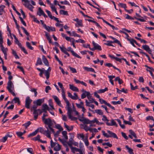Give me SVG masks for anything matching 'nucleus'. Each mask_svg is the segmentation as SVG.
<instances>
[{
  "label": "nucleus",
  "mask_w": 154,
  "mask_h": 154,
  "mask_svg": "<svg viewBox=\"0 0 154 154\" xmlns=\"http://www.w3.org/2000/svg\"><path fill=\"white\" fill-rule=\"evenodd\" d=\"M66 104V106L67 107V114L69 118L71 120H77V118L76 117H73L71 115L72 112V109L71 108V104L68 100H65Z\"/></svg>",
  "instance_id": "obj_1"
},
{
  "label": "nucleus",
  "mask_w": 154,
  "mask_h": 154,
  "mask_svg": "<svg viewBox=\"0 0 154 154\" xmlns=\"http://www.w3.org/2000/svg\"><path fill=\"white\" fill-rule=\"evenodd\" d=\"M45 128L47 129L46 130H44L43 128L41 127L38 128L36 130H38V132L39 131L41 133L43 134L49 138L51 139V131H49L47 126H45Z\"/></svg>",
  "instance_id": "obj_2"
},
{
  "label": "nucleus",
  "mask_w": 154,
  "mask_h": 154,
  "mask_svg": "<svg viewBox=\"0 0 154 154\" xmlns=\"http://www.w3.org/2000/svg\"><path fill=\"white\" fill-rule=\"evenodd\" d=\"M103 118L102 120L104 122H106V124L108 126H115L116 127H118V125L114 119H112L111 120V123L108 122L109 120L107 119V117L105 115L103 116Z\"/></svg>",
  "instance_id": "obj_3"
},
{
  "label": "nucleus",
  "mask_w": 154,
  "mask_h": 154,
  "mask_svg": "<svg viewBox=\"0 0 154 154\" xmlns=\"http://www.w3.org/2000/svg\"><path fill=\"white\" fill-rule=\"evenodd\" d=\"M7 88L9 92L12 94L13 96H16L15 93L13 91V90L14 89V85L11 81H8Z\"/></svg>",
  "instance_id": "obj_4"
},
{
  "label": "nucleus",
  "mask_w": 154,
  "mask_h": 154,
  "mask_svg": "<svg viewBox=\"0 0 154 154\" xmlns=\"http://www.w3.org/2000/svg\"><path fill=\"white\" fill-rule=\"evenodd\" d=\"M107 131L109 135L107 134V133H105L104 131H102L104 137H106L107 138L113 137L117 139H118V137L117 135L115 133L109 130H108Z\"/></svg>",
  "instance_id": "obj_5"
},
{
  "label": "nucleus",
  "mask_w": 154,
  "mask_h": 154,
  "mask_svg": "<svg viewBox=\"0 0 154 154\" xmlns=\"http://www.w3.org/2000/svg\"><path fill=\"white\" fill-rule=\"evenodd\" d=\"M22 2H24L25 3L23 4V5L26 8H28L31 11L33 12V9L34 7L29 3V2L28 0H21Z\"/></svg>",
  "instance_id": "obj_6"
},
{
  "label": "nucleus",
  "mask_w": 154,
  "mask_h": 154,
  "mask_svg": "<svg viewBox=\"0 0 154 154\" xmlns=\"http://www.w3.org/2000/svg\"><path fill=\"white\" fill-rule=\"evenodd\" d=\"M15 43L17 44L19 47L20 48L22 51L23 52L26 54H28V53L27 51L26 50L25 48L23 47H22L21 44L19 42L17 39L15 40Z\"/></svg>",
  "instance_id": "obj_7"
},
{
  "label": "nucleus",
  "mask_w": 154,
  "mask_h": 154,
  "mask_svg": "<svg viewBox=\"0 0 154 154\" xmlns=\"http://www.w3.org/2000/svg\"><path fill=\"white\" fill-rule=\"evenodd\" d=\"M32 101V100L30 99L29 97L27 96L26 99L25 106L27 109L30 108V105Z\"/></svg>",
  "instance_id": "obj_8"
},
{
  "label": "nucleus",
  "mask_w": 154,
  "mask_h": 154,
  "mask_svg": "<svg viewBox=\"0 0 154 154\" xmlns=\"http://www.w3.org/2000/svg\"><path fill=\"white\" fill-rule=\"evenodd\" d=\"M42 121L44 122L45 125H48V126H53V125L52 121L51 119L49 118L46 119Z\"/></svg>",
  "instance_id": "obj_9"
},
{
  "label": "nucleus",
  "mask_w": 154,
  "mask_h": 154,
  "mask_svg": "<svg viewBox=\"0 0 154 154\" xmlns=\"http://www.w3.org/2000/svg\"><path fill=\"white\" fill-rule=\"evenodd\" d=\"M67 94L68 97L73 100H76L79 99L78 95L76 93H74V96H72L71 93L69 92H68Z\"/></svg>",
  "instance_id": "obj_10"
},
{
  "label": "nucleus",
  "mask_w": 154,
  "mask_h": 154,
  "mask_svg": "<svg viewBox=\"0 0 154 154\" xmlns=\"http://www.w3.org/2000/svg\"><path fill=\"white\" fill-rule=\"evenodd\" d=\"M51 70V68L49 67L48 68L47 70L45 71V75L46 76L47 79H48L50 77V72Z\"/></svg>",
  "instance_id": "obj_11"
},
{
  "label": "nucleus",
  "mask_w": 154,
  "mask_h": 154,
  "mask_svg": "<svg viewBox=\"0 0 154 154\" xmlns=\"http://www.w3.org/2000/svg\"><path fill=\"white\" fill-rule=\"evenodd\" d=\"M52 97L57 105L61 107L62 106V104L58 97L57 96L55 95L53 96Z\"/></svg>",
  "instance_id": "obj_12"
},
{
  "label": "nucleus",
  "mask_w": 154,
  "mask_h": 154,
  "mask_svg": "<svg viewBox=\"0 0 154 154\" xmlns=\"http://www.w3.org/2000/svg\"><path fill=\"white\" fill-rule=\"evenodd\" d=\"M142 48L144 50L147 51L149 54H151V52H152L151 49L148 45H143L142 46Z\"/></svg>",
  "instance_id": "obj_13"
},
{
  "label": "nucleus",
  "mask_w": 154,
  "mask_h": 154,
  "mask_svg": "<svg viewBox=\"0 0 154 154\" xmlns=\"http://www.w3.org/2000/svg\"><path fill=\"white\" fill-rule=\"evenodd\" d=\"M79 120L82 122L84 124H89L90 120L88 119L83 117L82 119H79Z\"/></svg>",
  "instance_id": "obj_14"
},
{
  "label": "nucleus",
  "mask_w": 154,
  "mask_h": 154,
  "mask_svg": "<svg viewBox=\"0 0 154 154\" xmlns=\"http://www.w3.org/2000/svg\"><path fill=\"white\" fill-rule=\"evenodd\" d=\"M92 43L95 50H98L100 51L101 50L102 48L100 46L96 43L94 41H93Z\"/></svg>",
  "instance_id": "obj_15"
},
{
  "label": "nucleus",
  "mask_w": 154,
  "mask_h": 154,
  "mask_svg": "<svg viewBox=\"0 0 154 154\" xmlns=\"http://www.w3.org/2000/svg\"><path fill=\"white\" fill-rule=\"evenodd\" d=\"M69 88L73 91L79 92V89L76 87L75 86L73 85H69Z\"/></svg>",
  "instance_id": "obj_16"
},
{
  "label": "nucleus",
  "mask_w": 154,
  "mask_h": 154,
  "mask_svg": "<svg viewBox=\"0 0 154 154\" xmlns=\"http://www.w3.org/2000/svg\"><path fill=\"white\" fill-rule=\"evenodd\" d=\"M83 68L87 71L93 72L94 73H96L94 69L92 68L84 66L83 67Z\"/></svg>",
  "instance_id": "obj_17"
},
{
  "label": "nucleus",
  "mask_w": 154,
  "mask_h": 154,
  "mask_svg": "<svg viewBox=\"0 0 154 154\" xmlns=\"http://www.w3.org/2000/svg\"><path fill=\"white\" fill-rule=\"evenodd\" d=\"M42 59L45 65L47 66H49V64L45 56L42 55Z\"/></svg>",
  "instance_id": "obj_18"
},
{
  "label": "nucleus",
  "mask_w": 154,
  "mask_h": 154,
  "mask_svg": "<svg viewBox=\"0 0 154 154\" xmlns=\"http://www.w3.org/2000/svg\"><path fill=\"white\" fill-rule=\"evenodd\" d=\"M136 15L137 17H140L142 18H137V17H134L135 19H136L137 20L141 22L145 21V20L144 19H143V17H141L140 14H138L137 13H136Z\"/></svg>",
  "instance_id": "obj_19"
},
{
  "label": "nucleus",
  "mask_w": 154,
  "mask_h": 154,
  "mask_svg": "<svg viewBox=\"0 0 154 154\" xmlns=\"http://www.w3.org/2000/svg\"><path fill=\"white\" fill-rule=\"evenodd\" d=\"M37 69L40 72V73H39V75L40 77H42L43 74L44 73V72L45 71V69L44 68H42V69H40L39 68H37Z\"/></svg>",
  "instance_id": "obj_20"
},
{
  "label": "nucleus",
  "mask_w": 154,
  "mask_h": 154,
  "mask_svg": "<svg viewBox=\"0 0 154 154\" xmlns=\"http://www.w3.org/2000/svg\"><path fill=\"white\" fill-rule=\"evenodd\" d=\"M127 39L130 42V43L134 47H136L134 43H135L136 42V40H134L133 38H127Z\"/></svg>",
  "instance_id": "obj_21"
},
{
  "label": "nucleus",
  "mask_w": 154,
  "mask_h": 154,
  "mask_svg": "<svg viewBox=\"0 0 154 154\" xmlns=\"http://www.w3.org/2000/svg\"><path fill=\"white\" fill-rule=\"evenodd\" d=\"M56 145H56L54 147V150L55 151H59L61 149V146L57 143Z\"/></svg>",
  "instance_id": "obj_22"
},
{
  "label": "nucleus",
  "mask_w": 154,
  "mask_h": 154,
  "mask_svg": "<svg viewBox=\"0 0 154 154\" xmlns=\"http://www.w3.org/2000/svg\"><path fill=\"white\" fill-rule=\"evenodd\" d=\"M33 115L34 116V120H36L38 118V113L37 112V110H34Z\"/></svg>",
  "instance_id": "obj_23"
},
{
  "label": "nucleus",
  "mask_w": 154,
  "mask_h": 154,
  "mask_svg": "<svg viewBox=\"0 0 154 154\" xmlns=\"http://www.w3.org/2000/svg\"><path fill=\"white\" fill-rule=\"evenodd\" d=\"M107 43H104V44L109 46H111L112 47H114V46L112 44V43H115V40H114V41H107Z\"/></svg>",
  "instance_id": "obj_24"
},
{
  "label": "nucleus",
  "mask_w": 154,
  "mask_h": 154,
  "mask_svg": "<svg viewBox=\"0 0 154 154\" xmlns=\"http://www.w3.org/2000/svg\"><path fill=\"white\" fill-rule=\"evenodd\" d=\"M109 37L112 39L115 40L114 42H115V43H117L121 47L122 46L121 44V43L120 41L119 40L112 36H110Z\"/></svg>",
  "instance_id": "obj_25"
},
{
  "label": "nucleus",
  "mask_w": 154,
  "mask_h": 154,
  "mask_svg": "<svg viewBox=\"0 0 154 154\" xmlns=\"http://www.w3.org/2000/svg\"><path fill=\"white\" fill-rule=\"evenodd\" d=\"M44 12V11L42 10L41 8L39 7L38 8V11L37 12V15L41 16Z\"/></svg>",
  "instance_id": "obj_26"
},
{
  "label": "nucleus",
  "mask_w": 154,
  "mask_h": 154,
  "mask_svg": "<svg viewBox=\"0 0 154 154\" xmlns=\"http://www.w3.org/2000/svg\"><path fill=\"white\" fill-rule=\"evenodd\" d=\"M42 64V60L40 57H38L37 62L35 63V65L37 66L38 65H41Z\"/></svg>",
  "instance_id": "obj_27"
},
{
  "label": "nucleus",
  "mask_w": 154,
  "mask_h": 154,
  "mask_svg": "<svg viewBox=\"0 0 154 154\" xmlns=\"http://www.w3.org/2000/svg\"><path fill=\"white\" fill-rule=\"evenodd\" d=\"M38 132V130H36L34 132L30 133L28 135V137H32L36 135Z\"/></svg>",
  "instance_id": "obj_28"
},
{
  "label": "nucleus",
  "mask_w": 154,
  "mask_h": 154,
  "mask_svg": "<svg viewBox=\"0 0 154 154\" xmlns=\"http://www.w3.org/2000/svg\"><path fill=\"white\" fill-rule=\"evenodd\" d=\"M2 51L4 54V55L7 54V52L8 50V49L7 48H5L3 45L2 46L1 48Z\"/></svg>",
  "instance_id": "obj_29"
},
{
  "label": "nucleus",
  "mask_w": 154,
  "mask_h": 154,
  "mask_svg": "<svg viewBox=\"0 0 154 154\" xmlns=\"http://www.w3.org/2000/svg\"><path fill=\"white\" fill-rule=\"evenodd\" d=\"M116 120L119 123L120 126L123 129H124V128H125V125H122L121 122L120 120L119 119H116Z\"/></svg>",
  "instance_id": "obj_30"
},
{
  "label": "nucleus",
  "mask_w": 154,
  "mask_h": 154,
  "mask_svg": "<svg viewBox=\"0 0 154 154\" xmlns=\"http://www.w3.org/2000/svg\"><path fill=\"white\" fill-rule=\"evenodd\" d=\"M40 138L41 136L39 135L38 134L36 137L32 138V140L34 141L38 140L40 141V140H41L40 139Z\"/></svg>",
  "instance_id": "obj_31"
},
{
  "label": "nucleus",
  "mask_w": 154,
  "mask_h": 154,
  "mask_svg": "<svg viewBox=\"0 0 154 154\" xmlns=\"http://www.w3.org/2000/svg\"><path fill=\"white\" fill-rule=\"evenodd\" d=\"M60 14L65 15H68V14L67 11H65L63 10H60Z\"/></svg>",
  "instance_id": "obj_32"
},
{
  "label": "nucleus",
  "mask_w": 154,
  "mask_h": 154,
  "mask_svg": "<svg viewBox=\"0 0 154 154\" xmlns=\"http://www.w3.org/2000/svg\"><path fill=\"white\" fill-rule=\"evenodd\" d=\"M5 8V6L4 5L0 6V15H2L4 11V8Z\"/></svg>",
  "instance_id": "obj_33"
},
{
  "label": "nucleus",
  "mask_w": 154,
  "mask_h": 154,
  "mask_svg": "<svg viewBox=\"0 0 154 154\" xmlns=\"http://www.w3.org/2000/svg\"><path fill=\"white\" fill-rule=\"evenodd\" d=\"M12 54L14 56L16 59H19V57L15 51L12 49Z\"/></svg>",
  "instance_id": "obj_34"
},
{
  "label": "nucleus",
  "mask_w": 154,
  "mask_h": 154,
  "mask_svg": "<svg viewBox=\"0 0 154 154\" xmlns=\"http://www.w3.org/2000/svg\"><path fill=\"white\" fill-rule=\"evenodd\" d=\"M31 124V122L30 121H28L26 123H25V124H23L22 125L23 126H24L26 128H27Z\"/></svg>",
  "instance_id": "obj_35"
},
{
  "label": "nucleus",
  "mask_w": 154,
  "mask_h": 154,
  "mask_svg": "<svg viewBox=\"0 0 154 154\" xmlns=\"http://www.w3.org/2000/svg\"><path fill=\"white\" fill-rule=\"evenodd\" d=\"M99 100L100 103L101 104H104L107 106V105L108 103L105 100L102 98L99 99Z\"/></svg>",
  "instance_id": "obj_36"
},
{
  "label": "nucleus",
  "mask_w": 154,
  "mask_h": 154,
  "mask_svg": "<svg viewBox=\"0 0 154 154\" xmlns=\"http://www.w3.org/2000/svg\"><path fill=\"white\" fill-rule=\"evenodd\" d=\"M118 5L119 6L121 7L122 8H124L125 10V9H126L127 7L126 4H125L119 3L118 4Z\"/></svg>",
  "instance_id": "obj_37"
},
{
  "label": "nucleus",
  "mask_w": 154,
  "mask_h": 154,
  "mask_svg": "<svg viewBox=\"0 0 154 154\" xmlns=\"http://www.w3.org/2000/svg\"><path fill=\"white\" fill-rule=\"evenodd\" d=\"M125 148L128 150V152H129L130 154L132 153L133 152V149L129 147L128 146H125Z\"/></svg>",
  "instance_id": "obj_38"
},
{
  "label": "nucleus",
  "mask_w": 154,
  "mask_h": 154,
  "mask_svg": "<svg viewBox=\"0 0 154 154\" xmlns=\"http://www.w3.org/2000/svg\"><path fill=\"white\" fill-rule=\"evenodd\" d=\"M129 132L135 138H137L136 134L132 130H129Z\"/></svg>",
  "instance_id": "obj_39"
},
{
  "label": "nucleus",
  "mask_w": 154,
  "mask_h": 154,
  "mask_svg": "<svg viewBox=\"0 0 154 154\" xmlns=\"http://www.w3.org/2000/svg\"><path fill=\"white\" fill-rule=\"evenodd\" d=\"M96 113L99 114L100 115H103V112L100 109H96L95 110Z\"/></svg>",
  "instance_id": "obj_40"
},
{
  "label": "nucleus",
  "mask_w": 154,
  "mask_h": 154,
  "mask_svg": "<svg viewBox=\"0 0 154 154\" xmlns=\"http://www.w3.org/2000/svg\"><path fill=\"white\" fill-rule=\"evenodd\" d=\"M72 54L75 57H77L79 58H81V57L79 55L75 53L73 51H72Z\"/></svg>",
  "instance_id": "obj_41"
},
{
  "label": "nucleus",
  "mask_w": 154,
  "mask_h": 154,
  "mask_svg": "<svg viewBox=\"0 0 154 154\" xmlns=\"http://www.w3.org/2000/svg\"><path fill=\"white\" fill-rule=\"evenodd\" d=\"M60 48L61 51L64 53H65L67 51L66 49L63 45L62 46V47L60 46Z\"/></svg>",
  "instance_id": "obj_42"
},
{
  "label": "nucleus",
  "mask_w": 154,
  "mask_h": 154,
  "mask_svg": "<svg viewBox=\"0 0 154 154\" xmlns=\"http://www.w3.org/2000/svg\"><path fill=\"white\" fill-rule=\"evenodd\" d=\"M26 44L27 47L29 49L31 50H33V47H32L30 43L28 42H26Z\"/></svg>",
  "instance_id": "obj_43"
},
{
  "label": "nucleus",
  "mask_w": 154,
  "mask_h": 154,
  "mask_svg": "<svg viewBox=\"0 0 154 154\" xmlns=\"http://www.w3.org/2000/svg\"><path fill=\"white\" fill-rule=\"evenodd\" d=\"M55 127L59 129L60 131H62L63 130V128L59 124H57L56 125Z\"/></svg>",
  "instance_id": "obj_44"
},
{
  "label": "nucleus",
  "mask_w": 154,
  "mask_h": 154,
  "mask_svg": "<svg viewBox=\"0 0 154 154\" xmlns=\"http://www.w3.org/2000/svg\"><path fill=\"white\" fill-rule=\"evenodd\" d=\"M73 150L74 151V152H75V151L76 152H79L80 154H81L82 153V150L80 149H79L78 148H76L75 147H74L73 149Z\"/></svg>",
  "instance_id": "obj_45"
},
{
  "label": "nucleus",
  "mask_w": 154,
  "mask_h": 154,
  "mask_svg": "<svg viewBox=\"0 0 154 154\" xmlns=\"http://www.w3.org/2000/svg\"><path fill=\"white\" fill-rule=\"evenodd\" d=\"M13 100L15 101V103H18V104H20V101L19 98L17 97H15Z\"/></svg>",
  "instance_id": "obj_46"
},
{
  "label": "nucleus",
  "mask_w": 154,
  "mask_h": 154,
  "mask_svg": "<svg viewBox=\"0 0 154 154\" xmlns=\"http://www.w3.org/2000/svg\"><path fill=\"white\" fill-rule=\"evenodd\" d=\"M38 106L37 104H34L33 106L30 109L31 111H32L33 110H37V108L38 107Z\"/></svg>",
  "instance_id": "obj_47"
},
{
  "label": "nucleus",
  "mask_w": 154,
  "mask_h": 154,
  "mask_svg": "<svg viewBox=\"0 0 154 154\" xmlns=\"http://www.w3.org/2000/svg\"><path fill=\"white\" fill-rule=\"evenodd\" d=\"M51 7L52 11H54L56 13V14L58 15V13L56 9V8L53 5H52L51 6Z\"/></svg>",
  "instance_id": "obj_48"
},
{
  "label": "nucleus",
  "mask_w": 154,
  "mask_h": 154,
  "mask_svg": "<svg viewBox=\"0 0 154 154\" xmlns=\"http://www.w3.org/2000/svg\"><path fill=\"white\" fill-rule=\"evenodd\" d=\"M77 137L79 139H80L82 138L83 140H84V136L83 134H77Z\"/></svg>",
  "instance_id": "obj_49"
},
{
  "label": "nucleus",
  "mask_w": 154,
  "mask_h": 154,
  "mask_svg": "<svg viewBox=\"0 0 154 154\" xmlns=\"http://www.w3.org/2000/svg\"><path fill=\"white\" fill-rule=\"evenodd\" d=\"M42 103V100L41 99H38L37 100L36 102V104L39 106L41 105Z\"/></svg>",
  "instance_id": "obj_50"
},
{
  "label": "nucleus",
  "mask_w": 154,
  "mask_h": 154,
  "mask_svg": "<svg viewBox=\"0 0 154 154\" xmlns=\"http://www.w3.org/2000/svg\"><path fill=\"white\" fill-rule=\"evenodd\" d=\"M21 29L23 30V32L26 34V35L28 36L29 35V33L27 31L26 29L23 26L21 27Z\"/></svg>",
  "instance_id": "obj_51"
},
{
  "label": "nucleus",
  "mask_w": 154,
  "mask_h": 154,
  "mask_svg": "<svg viewBox=\"0 0 154 154\" xmlns=\"http://www.w3.org/2000/svg\"><path fill=\"white\" fill-rule=\"evenodd\" d=\"M75 26H81L82 27L83 26V24L82 23V21L81 20H79V21L77 23V24L75 25Z\"/></svg>",
  "instance_id": "obj_52"
},
{
  "label": "nucleus",
  "mask_w": 154,
  "mask_h": 154,
  "mask_svg": "<svg viewBox=\"0 0 154 154\" xmlns=\"http://www.w3.org/2000/svg\"><path fill=\"white\" fill-rule=\"evenodd\" d=\"M57 143L56 142H54L51 139L50 141V145L51 147L53 148L56 145Z\"/></svg>",
  "instance_id": "obj_53"
},
{
  "label": "nucleus",
  "mask_w": 154,
  "mask_h": 154,
  "mask_svg": "<svg viewBox=\"0 0 154 154\" xmlns=\"http://www.w3.org/2000/svg\"><path fill=\"white\" fill-rule=\"evenodd\" d=\"M37 89L35 88H33L31 90V91L32 92H33L34 93L35 97H36L38 94V93L36 91Z\"/></svg>",
  "instance_id": "obj_54"
},
{
  "label": "nucleus",
  "mask_w": 154,
  "mask_h": 154,
  "mask_svg": "<svg viewBox=\"0 0 154 154\" xmlns=\"http://www.w3.org/2000/svg\"><path fill=\"white\" fill-rule=\"evenodd\" d=\"M68 144L69 145V146L71 148L72 152L73 153H75L74 151L73 150V149L74 147H73L72 146V145L73 144V143H68Z\"/></svg>",
  "instance_id": "obj_55"
},
{
  "label": "nucleus",
  "mask_w": 154,
  "mask_h": 154,
  "mask_svg": "<svg viewBox=\"0 0 154 154\" xmlns=\"http://www.w3.org/2000/svg\"><path fill=\"white\" fill-rule=\"evenodd\" d=\"M42 109H47V110H49V108L47 105L45 104H43Z\"/></svg>",
  "instance_id": "obj_56"
},
{
  "label": "nucleus",
  "mask_w": 154,
  "mask_h": 154,
  "mask_svg": "<svg viewBox=\"0 0 154 154\" xmlns=\"http://www.w3.org/2000/svg\"><path fill=\"white\" fill-rule=\"evenodd\" d=\"M7 136H5V137H3L2 139H0V142H2L3 143L5 142L7 140Z\"/></svg>",
  "instance_id": "obj_57"
},
{
  "label": "nucleus",
  "mask_w": 154,
  "mask_h": 154,
  "mask_svg": "<svg viewBox=\"0 0 154 154\" xmlns=\"http://www.w3.org/2000/svg\"><path fill=\"white\" fill-rule=\"evenodd\" d=\"M62 97L64 99V100H66L67 99L66 97V95L65 94V92L64 91V90L62 91Z\"/></svg>",
  "instance_id": "obj_58"
},
{
  "label": "nucleus",
  "mask_w": 154,
  "mask_h": 154,
  "mask_svg": "<svg viewBox=\"0 0 154 154\" xmlns=\"http://www.w3.org/2000/svg\"><path fill=\"white\" fill-rule=\"evenodd\" d=\"M19 17L23 25L26 26V23L23 20V19L21 17Z\"/></svg>",
  "instance_id": "obj_59"
},
{
  "label": "nucleus",
  "mask_w": 154,
  "mask_h": 154,
  "mask_svg": "<svg viewBox=\"0 0 154 154\" xmlns=\"http://www.w3.org/2000/svg\"><path fill=\"white\" fill-rule=\"evenodd\" d=\"M49 106L52 108V109H54V107L52 102V99H50L49 100Z\"/></svg>",
  "instance_id": "obj_60"
},
{
  "label": "nucleus",
  "mask_w": 154,
  "mask_h": 154,
  "mask_svg": "<svg viewBox=\"0 0 154 154\" xmlns=\"http://www.w3.org/2000/svg\"><path fill=\"white\" fill-rule=\"evenodd\" d=\"M83 140L86 146H88L89 145V143L88 140V137H87L86 138L84 139Z\"/></svg>",
  "instance_id": "obj_61"
},
{
  "label": "nucleus",
  "mask_w": 154,
  "mask_h": 154,
  "mask_svg": "<svg viewBox=\"0 0 154 154\" xmlns=\"http://www.w3.org/2000/svg\"><path fill=\"white\" fill-rule=\"evenodd\" d=\"M69 69L72 72V73H76L77 72L76 70L75 69L71 67L70 66L69 67Z\"/></svg>",
  "instance_id": "obj_62"
},
{
  "label": "nucleus",
  "mask_w": 154,
  "mask_h": 154,
  "mask_svg": "<svg viewBox=\"0 0 154 154\" xmlns=\"http://www.w3.org/2000/svg\"><path fill=\"white\" fill-rule=\"evenodd\" d=\"M146 120H151L153 121H154V119L152 116H148L146 117Z\"/></svg>",
  "instance_id": "obj_63"
},
{
  "label": "nucleus",
  "mask_w": 154,
  "mask_h": 154,
  "mask_svg": "<svg viewBox=\"0 0 154 154\" xmlns=\"http://www.w3.org/2000/svg\"><path fill=\"white\" fill-rule=\"evenodd\" d=\"M27 151L31 154H34L33 150L32 148H29L27 149Z\"/></svg>",
  "instance_id": "obj_64"
}]
</instances>
